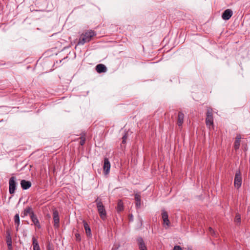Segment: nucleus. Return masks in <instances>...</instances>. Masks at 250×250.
I'll use <instances>...</instances> for the list:
<instances>
[{"mask_svg": "<svg viewBox=\"0 0 250 250\" xmlns=\"http://www.w3.org/2000/svg\"><path fill=\"white\" fill-rule=\"evenodd\" d=\"M95 36H96V33L94 31L91 30L87 31L81 35L78 45H83L85 43L89 42Z\"/></svg>", "mask_w": 250, "mask_h": 250, "instance_id": "1", "label": "nucleus"}, {"mask_svg": "<svg viewBox=\"0 0 250 250\" xmlns=\"http://www.w3.org/2000/svg\"><path fill=\"white\" fill-rule=\"evenodd\" d=\"M95 203H96L97 210L101 218L104 220L106 218V212L101 199L97 197L95 200Z\"/></svg>", "mask_w": 250, "mask_h": 250, "instance_id": "2", "label": "nucleus"}, {"mask_svg": "<svg viewBox=\"0 0 250 250\" xmlns=\"http://www.w3.org/2000/svg\"><path fill=\"white\" fill-rule=\"evenodd\" d=\"M206 123L207 126L209 128L211 125H213L212 109L210 107H208L207 109Z\"/></svg>", "mask_w": 250, "mask_h": 250, "instance_id": "3", "label": "nucleus"}, {"mask_svg": "<svg viewBox=\"0 0 250 250\" xmlns=\"http://www.w3.org/2000/svg\"><path fill=\"white\" fill-rule=\"evenodd\" d=\"M242 184V176L240 170L237 171L234 177V185L235 188H239Z\"/></svg>", "mask_w": 250, "mask_h": 250, "instance_id": "4", "label": "nucleus"}, {"mask_svg": "<svg viewBox=\"0 0 250 250\" xmlns=\"http://www.w3.org/2000/svg\"><path fill=\"white\" fill-rule=\"evenodd\" d=\"M16 178L15 177H11L9 181V190L10 194H13L15 192L16 188Z\"/></svg>", "mask_w": 250, "mask_h": 250, "instance_id": "5", "label": "nucleus"}, {"mask_svg": "<svg viewBox=\"0 0 250 250\" xmlns=\"http://www.w3.org/2000/svg\"><path fill=\"white\" fill-rule=\"evenodd\" d=\"M54 226L55 228H58L60 226V218L58 211L54 209L53 211Z\"/></svg>", "mask_w": 250, "mask_h": 250, "instance_id": "6", "label": "nucleus"}, {"mask_svg": "<svg viewBox=\"0 0 250 250\" xmlns=\"http://www.w3.org/2000/svg\"><path fill=\"white\" fill-rule=\"evenodd\" d=\"M161 215L164 225L169 226L170 222L168 219V215L167 211H166L165 209H162Z\"/></svg>", "mask_w": 250, "mask_h": 250, "instance_id": "7", "label": "nucleus"}, {"mask_svg": "<svg viewBox=\"0 0 250 250\" xmlns=\"http://www.w3.org/2000/svg\"><path fill=\"white\" fill-rule=\"evenodd\" d=\"M232 14V11L231 9H228L223 13L222 18L224 20H228L231 18Z\"/></svg>", "mask_w": 250, "mask_h": 250, "instance_id": "8", "label": "nucleus"}, {"mask_svg": "<svg viewBox=\"0 0 250 250\" xmlns=\"http://www.w3.org/2000/svg\"><path fill=\"white\" fill-rule=\"evenodd\" d=\"M104 171L105 174H107L110 170V163L108 159L106 158L104 159Z\"/></svg>", "mask_w": 250, "mask_h": 250, "instance_id": "9", "label": "nucleus"}, {"mask_svg": "<svg viewBox=\"0 0 250 250\" xmlns=\"http://www.w3.org/2000/svg\"><path fill=\"white\" fill-rule=\"evenodd\" d=\"M34 211L32 209V208L31 207H27L25 208H24L23 211L21 213V217H24L25 216L29 215V216L32 215V213H34Z\"/></svg>", "mask_w": 250, "mask_h": 250, "instance_id": "10", "label": "nucleus"}, {"mask_svg": "<svg viewBox=\"0 0 250 250\" xmlns=\"http://www.w3.org/2000/svg\"><path fill=\"white\" fill-rule=\"evenodd\" d=\"M21 185L22 188L25 190L29 188L32 186V184L30 181L25 180H22L21 181Z\"/></svg>", "mask_w": 250, "mask_h": 250, "instance_id": "11", "label": "nucleus"}, {"mask_svg": "<svg viewBox=\"0 0 250 250\" xmlns=\"http://www.w3.org/2000/svg\"><path fill=\"white\" fill-rule=\"evenodd\" d=\"M184 114L183 112L179 111L178 114L177 124L179 126H181L183 124Z\"/></svg>", "mask_w": 250, "mask_h": 250, "instance_id": "12", "label": "nucleus"}, {"mask_svg": "<svg viewBox=\"0 0 250 250\" xmlns=\"http://www.w3.org/2000/svg\"><path fill=\"white\" fill-rule=\"evenodd\" d=\"M96 70L99 73L105 72L107 70V68L103 64H99L96 66Z\"/></svg>", "mask_w": 250, "mask_h": 250, "instance_id": "13", "label": "nucleus"}, {"mask_svg": "<svg viewBox=\"0 0 250 250\" xmlns=\"http://www.w3.org/2000/svg\"><path fill=\"white\" fill-rule=\"evenodd\" d=\"M30 217L34 224L39 229L41 228V227L39 221L35 213H32V215Z\"/></svg>", "mask_w": 250, "mask_h": 250, "instance_id": "14", "label": "nucleus"}, {"mask_svg": "<svg viewBox=\"0 0 250 250\" xmlns=\"http://www.w3.org/2000/svg\"><path fill=\"white\" fill-rule=\"evenodd\" d=\"M135 200L136 208H140L141 205V196L140 193L135 194Z\"/></svg>", "mask_w": 250, "mask_h": 250, "instance_id": "15", "label": "nucleus"}, {"mask_svg": "<svg viewBox=\"0 0 250 250\" xmlns=\"http://www.w3.org/2000/svg\"><path fill=\"white\" fill-rule=\"evenodd\" d=\"M83 227L84 228V229L85 230V233L86 234V235L88 237H91L92 235L91 229L89 227V226L87 224V223L84 221L83 220Z\"/></svg>", "mask_w": 250, "mask_h": 250, "instance_id": "16", "label": "nucleus"}, {"mask_svg": "<svg viewBox=\"0 0 250 250\" xmlns=\"http://www.w3.org/2000/svg\"><path fill=\"white\" fill-rule=\"evenodd\" d=\"M241 139V135L240 134H237L235 138V141L234 145V148L235 150H237L239 148Z\"/></svg>", "mask_w": 250, "mask_h": 250, "instance_id": "17", "label": "nucleus"}, {"mask_svg": "<svg viewBox=\"0 0 250 250\" xmlns=\"http://www.w3.org/2000/svg\"><path fill=\"white\" fill-rule=\"evenodd\" d=\"M138 242L140 250H147L144 240L142 238L140 237L138 239Z\"/></svg>", "mask_w": 250, "mask_h": 250, "instance_id": "18", "label": "nucleus"}, {"mask_svg": "<svg viewBox=\"0 0 250 250\" xmlns=\"http://www.w3.org/2000/svg\"><path fill=\"white\" fill-rule=\"evenodd\" d=\"M32 243L33 250H40V248L38 244V241L35 237H33L32 238Z\"/></svg>", "mask_w": 250, "mask_h": 250, "instance_id": "19", "label": "nucleus"}, {"mask_svg": "<svg viewBox=\"0 0 250 250\" xmlns=\"http://www.w3.org/2000/svg\"><path fill=\"white\" fill-rule=\"evenodd\" d=\"M124 204L122 200H119L118 202L117 211L118 212H121L124 210Z\"/></svg>", "mask_w": 250, "mask_h": 250, "instance_id": "20", "label": "nucleus"}, {"mask_svg": "<svg viewBox=\"0 0 250 250\" xmlns=\"http://www.w3.org/2000/svg\"><path fill=\"white\" fill-rule=\"evenodd\" d=\"M14 222L17 224L16 230L18 231L20 222L19 214L18 213L16 214L14 216Z\"/></svg>", "mask_w": 250, "mask_h": 250, "instance_id": "21", "label": "nucleus"}, {"mask_svg": "<svg viewBox=\"0 0 250 250\" xmlns=\"http://www.w3.org/2000/svg\"><path fill=\"white\" fill-rule=\"evenodd\" d=\"M6 243L9 250H12V240L10 234H8V236L7 237Z\"/></svg>", "mask_w": 250, "mask_h": 250, "instance_id": "22", "label": "nucleus"}, {"mask_svg": "<svg viewBox=\"0 0 250 250\" xmlns=\"http://www.w3.org/2000/svg\"><path fill=\"white\" fill-rule=\"evenodd\" d=\"M234 221L237 224H240L241 222V216L239 213L236 214Z\"/></svg>", "mask_w": 250, "mask_h": 250, "instance_id": "23", "label": "nucleus"}, {"mask_svg": "<svg viewBox=\"0 0 250 250\" xmlns=\"http://www.w3.org/2000/svg\"><path fill=\"white\" fill-rule=\"evenodd\" d=\"M81 141L80 142V144L81 146H83L85 142V138L84 136H81L80 137Z\"/></svg>", "mask_w": 250, "mask_h": 250, "instance_id": "24", "label": "nucleus"}, {"mask_svg": "<svg viewBox=\"0 0 250 250\" xmlns=\"http://www.w3.org/2000/svg\"><path fill=\"white\" fill-rule=\"evenodd\" d=\"M208 231L211 235H212L213 236L215 235V232H214V230L211 227H209L208 228Z\"/></svg>", "mask_w": 250, "mask_h": 250, "instance_id": "25", "label": "nucleus"}, {"mask_svg": "<svg viewBox=\"0 0 250 250\" xmlns=\"http://www.w3.org/2000/svg\"><path fill=\"white\" fill-rule=\"evenodd\" d=\"M76 239L78 241H80L81 240V235L79 233H76L75 234Z\"/></svg>", "mask_w": 250, "mask_h": 250, "instance_id": "26", "label": "nucleus"}, {"mask_svg": "<svg viewBox=\"0 0 250 250\" xmlns=\"http://www.w3.org/2000/svg\"><path fill=\"white\" fill-rule=\"evenodd\" d=\"M173 250H183L182 248L179 246H175L173 248Z\"/></svg>", "mask_w": 250, "mask_h": 250, "instance_id": "27", "label": "nucleus"}, {"mask_svg": "<svg viewBox=\"0 0 250 250\" xmlns=\"http://www.w3.org/2000/svg\"><path fill=\"white\" fill-rule=\"evenodd\" d=\"M127 138V133H125L124 135L122 137V139H125L126 140Z\"/></svg>", "mask_w": 250, "mask_h": 250, "instance_id": "28", "label": "nucleus"}, {"mask_svg": "<svg viewBox=\"0 0 250 250\" xmlns=\"http://www.w3.org/2000/svg\"><path fill=\"white\" fill-rule=\"evenodd\" d=\"M118 249V247L114 246V247L112 248V250H117Z\"/></svg>", "mask_w": 250, "mask_h": 250, "instance_id": "29", "label": "nucleus"}, {"mask_svg": "<svg viewBox=\"0 0 250 250\" xmlns=\"http://www.w3.org/2000/svg\"><path fill=\"white\" fill-rule=\"evenodd\" d=\"M47 250H53L50 246L47 247Z\"/></svg>", "mask_w": 250, "mask_h": 250, "instance_id": "30", "label": "nucleus"}, {"mask_svg": "<svg viewBox=\"0 0 250 250\" xmlns=\"http://www.w3.org/2000/svg\"><path fill=\"white\" fill-rule=\"evenodd\" d=\"M125 142H126V140H125V139H123V140H122V143H123V144H125Z\"/></svg>", "mask_w": 250, "mask_h": 250, "instance_id": "31", "label": "nucleus"}, {"mask_svg": "<svg viewBox=\"0 0 250 250\" xmlns=\"http://www.w3.org/2000/svg\"><path fill=\"white\" fill-rule=\"evenodd\" d=\"M187 250H192V249L191 248L188 247L187 248Z\"/></svg>", "mask_w": 250, "mask_h": 250, "instance_id": "32", "label": "nucleus"}]
</instances>
